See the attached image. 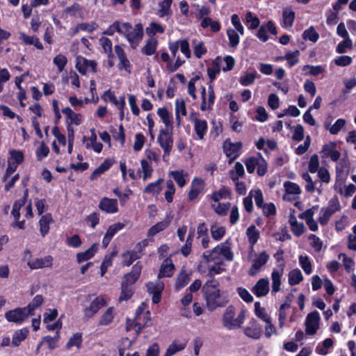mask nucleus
Segmentation results:
<instances>
[{
  "label": "nucleus",
  "instance_id": "obj_61",
  "mask_svg": "<svg viewBox=\"0 0 356 356\" xmlns=\"http://www.w3.org/2000/svg\"><path fill=\"white\" fill-rule=\"evenodd\" d=\"M141 164V170L143 172V180H147V179L152 177V174L153 172V168L151 164L146 160L143 159L140 161Z\"/></svg>",
  "mask_w": 356,
  "mask_h": 356
},
{
  "label": "nucleus",
  "instance_id": "obj_59",
  "mask_svg": "<svg viewBox=\"0 0 356 356\" xmlns=\"http://www.w3.org/2000/svg\"><path fill=\"white\" fill-rule=\"evenodd\" d=\"M53 63L57 67L58 72H61L67 63V58L65 55L59 54L54 58Z\"/></svg>",
  "mask_w": 356,
  "mask_h": 356
},
{
  "label": "nucleus",
  "instance_id": "obj_39",
  "mask_svg": "<svg viewBox=\"0 0 356 356\" xmlns=\"http://www.w3.org/2000/svg\"><path fill=\"white\" fill-rule=\"evenodd\" d=\"M289 224L291 230L293 234L296 236H301L305 231V227L302 222H298L294 216H291L289 218Z\"/></svg>",
  "mask_w": 356,
  "mask_h": 356
},
{
  "label": "nucleus",
  "instance_id": "obj_6",
  "mask_svg": "<svg viewBox=\"0 0 356 356\" xmlns=\"http://www.w3.org/2000/svg\"><path fill=\"white\" fill-rule=\"evenodd\" d=\"M222 261L221 255L219 253L218 248L216 246L211 250L204 252L197 266L200 273H206L208 264L212 262Z\"/></svg>",
  "mask_w": 356,
  "mask_h": 356
},
{
  "label": "nucleus",
  "instance_id": "obj_16",
  "mask_svg": "<svg viewBox=\"0 0 356 356\" xmlns=\"http://www.w3.org/2000/svg\"><path fill=\"white\" fill-rule=\"evenodd\" d=\"M107 302L102 297H97L90 305L84 309V317L86 319L92 318L103 307L106 306Z\"/></svg>",
  "mask_w": 356,
  "mask_h": 356
},
{
  "label": "nucleus",
  "instance_id": "obj_21",
  "mask_svg": "<svg viewBox=\"0 0 356 356\" xmlns=\"http://www.w3.org/2000/svg\"><path fill=\"white\" fill-rule=\"evenodd\" d=\"M99 208L107 213H115L118 211V200L103 197L99 202Z\"/></svg>",
  "mask_w": 356,
  "mask_h": 356
},
{
  "label": "nucleus",
  "instance_id": "obj_41",
  "mask_svg": "<svg viewBox=\"0 0 356 356\" xmlns=\"http://www.w3.org/2000/svg\"><path fill=\"white\" fill-rule=\"evenodd\" d=\"M19 38L27 45H34L38 49H42L43 45L38 38L32 35H27L24 33H19Z\"/></svg>",
  "mask_w": 356,
  "mask_h": 356
},
{
  "label": "nucleus",
  "instance_id": "obj_23",
  "mask_svg": "<svg viewBox=\"0 0 356 356\" xmlns=\"http://www.w3.org/2000/svg\"><path fill=\"white\" fill-rule=\"evenodd\" d=\"M53 258L51 256H47L43 258L33 259L29 261L27 266L31 270H36L42 268H49L52 266Z\"/></svg>",
  "mask_w": 356,
  "mask_h": 356
},
{
  "label": "nucleus",
  "instance_id": "obj_24",
  "mask_svg": "<svg viewBox=\"0 0 356 356\" xmlns=\"http://www.w3.org/2000/svg\"><path fill=\"white\" fill-rule=\"evenodd\" d=\"M124 227V224L122 222H117L113 224L108 227L106 234L104 236L102 240V245L104 248H106L111 242L112 238L116 233L122 230Z\"/></svg>",
  "mask_w": 356,
  "mask_h": 356
},
{
  "label": "nucleus",
  "instance_id": "obj_9",
  "mask_svg": "<svg viewBox=\"0 0 356 356\" xmlns=\"http://www.w3.org/2000/svg\"><path fill=\"white\" fill-rule=\"evenodd\" d=\"M157 140L161 147L163 149L164 154L163 159H165L166 156L170 155L173 145V138L171 132L168 129L161 130Z\"/></svg>",
  "mask_w": 356,
  "mask_h": 356
},
{
  "label": "nucleus",
  "instance_id": "obj_34",
  "mask_svg": "<svg viewBox=\"0 0 356 356\" xmlns=\"http://www.w3.org/2000/svg\"><path fill=\"white\" fill-rule=\"evenodd\" d=\"M140 271L141 266L138 264H135L133 266L132 270L124 276L122 283H126L129 286L133 284L138 279Z\"/></svg>",
  "mask_w": 356,
  "mask_h": 356
},
{
  "label": "nucleus",
  "instance_id": "obj_63",
  "mask_svg": "<svg viewBox=\"0 0 356 356\" xmlns=\"http://www.w3.org/2000/svg\"><path fill=\"white\" fill-rule=\"evenodd\" d=\"M122 23L120 21H115L111 25L108 26L104 32V35H113L115 32H118L121 35Z\"/></svg>",
  "mask_w": 356,
  "mask_h": 356
},
{
  "label": "nucleus",
  "instance_id": "obj_5",
  "mask_svg": "<svg viewBox=\"0 0 356 356\" xmlns=\"http://www.w3.org/2000/svg\"><path fill=\"white\" fill-rule=\"evenodd\" d=\"M341 209L340 202L337 196H334L328 202L326 207L321 209V215L318 218V222L321 225H325L328 223L330 217L337 211Z\"/></svg>",
  "mask_w": 356,
  "mask_h": 356
},
{
  "label": "nucleus",
  "instance_id": "obj_19",
  "mask_svg": "<svg viewBox=\"0 0 356 356\" xmlns=\"http://www.w3.org/2000/svg\"><path fill=\"white\" fill-rule=\"evenodd\" d=\"M115 52L118 56L119 59L118 69L120 70H125L129 74L131 73V63L129 59L127 57V55L122 49V47L120 45H115L114 47Z\"/></svg>",
  "mask_w": 356,
  "mask_h": 356
},
{
  "label": "nucleus",
  "instance_id": "obj_13",
  "mask_svg": "<svg viewBox=\"0 0 356 356\" xmlns=\"http://www.w3.org/2000/svg\"><path fill=\"white\" fill-rule=\"evenodd\" d=\"M96 66V63L94 60H88L82 56H78L76 58V68L82 74L95 72Z\"/></svg>",
  "mask_w": 356,
  "mask_h": 356
},
{
  "label": "nucleus",
  "instance_id": "obj_14",
  "mask_svg": "<svg viewBox=\"0 0 356 356\" xmlns=\"http://www.w3.org/2000/svg\"><path fill=\"white\" fill-rule=\"evenodd\" d=\"M269 254L265 252H261L253 261L250 268L248 270V274L251 276H254L260 270L261 268L266 264L269 260Z\"/></svg>",
  "mask_w": 356,
  "mask_h": 356
},
{
  "label": "nucleus",
  "instance_id": "obj_53",
  "mask_svg": "<svg viewBox=\"0 0 356 356\" xmlns=\"http://www.w3.org/2000/svg\"><path fill=\"white\" fill-rule=\"evenodd\" d=\"M114 309L113 307H109L101 316L99 325H107L110 324L114 318Z\"/></svg>",
  "mask_w": 356,
  "mask_h": 356
},
{
  "label": "nucleus",
  "instance_id": "obj_22",
  "mask_svg": "<svg viewBox=\"0 0 356 356\" xmlns=\"http://www.w3.org/2000/svg\"><path fill=\"white\" fill-rule=\"evenodd\" d=\"M204 182L201 178L195 177L191 184V190L188 193V199L193 201L202 192Z\"/></svg>",
  "mask_w": 356,
  "mask_h": 356
},
{
  "label": "nucleus",
  "instance_id": "obj_50",
  "mask_svg": "<svg viewBox=\"0 0 356 356\" xmlns=\"http://www.w3.org/2000/svg\"><path fill=\"white\" fill-rule=\"evenodd\" d=\"M164 31V27L161 24L156 22H151L145 29V32L149 38L154 37V35L157 33H163Z\"/></svg>",
  "mask_w": 356,
  "mask_h": 356
},
{
  "label": "nucleus",
  "instance_id": "obj_46",
  "mask_svg": "<svg viewBox=\"0 0 356 356\" xmlns=\"http://www.w3.org/2000/svg\"><path fill=\"white\" fill-rule=\"evenodd\" d=\"M223 270V261L212 262L208 264L206 273H207L208 276L213 277L221 273Z\"/></svg>",
  "mask_w": 356,
  "mask_h": 356
},
{
  "label": "nucleus",
  "instance_id": "obj_4",
  "mask_svg": "<svg viewBox=\"0 0 356 356\" xmlns=\"http://www.w3.org/2000/svg\"><path fill=\"white\" fill-rule=\"evenodd\" d=\"M145 303H141L136 312L134 319H127V330H134L136 334H139L148 324L150 321V313L148 311L145 312Z\"/></svg>",
  "mask_w": 356,
  "mask_h": 356
},
{
  "label": "nucleus",
  "instance_id": "obj_25",
  "mask_svg": "<svg viewBox=\"0 0 356 356\" xmlns=\"http://www.w3.org/2000/svg\"><path fill=\"white\" fill-rule=\"evenodd\" d=\"M192 122L193 123L194 131L197 136V138L199 140H203L208 129L207 121L195 117L192 118Z\"/></svg>",
  "mask_w": 356,
  "mask_h": 356
},
{
  "label": "nucleus",
  "instance_id": "obj_58",
  "mask_svg": "<svg viewBox=\"0 0 356 356\" xmlns=\"http://www.w3.org/2000/svg\"><path fill=\"white\" fill-rule=\"evenodd\" d=\"M212 238L216 241L220 240L225 234V228L218 225H213L211 227Z\"/></svg>",
  "mask_w": 356,
  "mask_h": 356
},
{
  "label": "nucleus",
  "instance_id": "obj_10",
  "mask_svg": "<svg viewBox=\"0 0 356 356\" xmlns=\"http://www.w3.org/2000/svg\"><path fill=\"white\" fill-rule=\"evenodd\" d=\"M283 186L285 191V193L283 195L284 200L293 202L299 199L301 189L297 184L286 181L284 182Z\"/></svg>",
  "mask_w": 356,
  "mask_h": 356
},
{
  "label": "nucleus",
  "instance_id": "obj_55",
  "mask_svg": "<svg viewBox=\"0 0 356 356\" xmlns=\"http://www.w3.org/2000/svg\"><path fill=\"white\" fill-rule=\"evenodd\" d=\"M229 196V190L225 187H222L220 188L218 191H213L210 195V197L213 202H218L222 199L226 198Z\"/></svg>",
  "mask_w": 356,
  "mask_h": 356
},
{
  "label": "nucleus",
  "instance_id": "obj_2",
  "mask_svg": "<svg viewBox=\"0 0 356 356\" xmlns=\"http://www.w3.org/2000/svg\"><path fill=\"white\" fill-rule=\"evenodd\" d=\"M246 317V311H237L234 306L229 305L222 316V325L227 330H235L242 327Z\"/></svg>",
  "mask_w": 356,
  "mask_h": 356
},
{
  "label": "nucleus",
  "instance_id": "obj_45",
  "mask_svg": "<svg viewBox=\"0 0 356 356\" xmlns=\"http://www.w3.org/2000/svg\"><path fill=\"white\" fill-rule=\"evenodd\" d=\"M29 334V330L26 327L17 330L13 335L12 345L18 346L23 341Z\"/></svg>",
  "mask_w": 356,
  "mask_h": 356
},
{
  "label": "nucleus",
  "instance_id": "obj_54",
  "mask_svg": "<svg viewBox=\"0 0 356 356\" xmlns=\"http://www.w3.org/2000/svg\"><path fill=\"white\" fill-rule=\"evenodd\" d=\"M82 343V335L79 332L74 334L66 344V348L70 350L75 346L77 349L80 348Z\"/></svg>",
  "mask_w": 356,
  "mask_h": 356
},
{
  "label": "nucleus",
  "instance_id": "obj_8",
  "mask_svg": "<svg viewBox=\"0 0 356 356\" xmlns=\"http://www.w3.org/2000/svg\"><path fill=\"white\" fill-rule=\"evenodd\" d=\"M320 321V314L317 311L309 313L305 320V334L314 335L319 329Z\"/></svg>",
  "mask_w": 356,
  "mask_h": 356
},
{
  "label": "nucleus",
  "instance_id": "obj_15",
  "mask_svg": "<svg viewBox=\"0 0 356 356\" xmlns=\"http://www.w3.org/2000/svg\"><path fill=\"white\" fill-rule=\"evenodd\" d=\"M147 291L152 295V302L154 304L159 302L161 300V293L164 289L163 283L160 280L149 282L147 284Z\"/></svg>",
  "mask_w": 356,
  "mask_h": 356
},
{
  "label": "nucleus",
  "instance_id": "obj_52",
  "mask_svg": "<svg viewBox=\"0 0 356 356\" xmlns=\"http://www.w3.org/2000/svg\"><path fill=\"white\" fill-rule=\"evenodd\" d=\"M303 280L302 274L298 268L291 270L289 273V284L291 286L298 284Z\"/></svg>",
  "mask_w": 356,
  "mask_h": 356
},
{
  "label": "nucleus",
  "instance_id": "obj_64",
  "mask_svg": "<svg viewBox=\"0 0 356 356\" xmlns=\"http://www.w3.org/2000/svg\"><path fill=\"white\" fill-rule=\"evenodd\" d=\"M257 76V73L256 72L247 73L244 76L240 77L239 82L243 86H248L254 83Z\"/></svg>",
  "mask_w": 356,
  "mask_h": 356
},
{
  "label": "nucleus",
  "instance_id": "obj_51",
  "mask_svg": "<svg viewBox=\"0 0 356 356\" xmlns=\"http://www.w3.org/2000/svg\"><path fill=\"white\" fill-rule=\"evenodd\" d=\"M60 338V332L56 331L54 337L46 336L42 338V343H46L48 348L53 350L58 347V341Z\"/></svg>",
  "mask_w": 356,
  "mask_h": 356
},
{
  "label": "nucleus",
  "instance_id": "obj_38",
  "mask_svg": "<svg viewBox=\"0 0 356 356\" xmlns=\"http://www.w3.org/2000/svg\"><path fill=\"white\" fill-rule=\"evenodd\" d=\"M172 0H163L159 3V10L156 15L159 17H164L165 16H170L172 15L171 6Z\"/></svg>",
  "mask_w": 356,
  "mask_h": 356
},
{
  "label": "nucleus",
  "instance_id": "obj_29",
  "mask_svg": "<svg viewBox=\"0 0 356 356\" xmlns=\"http://www.w3.org/2000/svg\"><path fill=\"white\" fill-rule=\"evenodd\" d=\"M241 143H232L229 140H226L224 143L223 147L228 157L233 159L236 158L238 155V152L241 148Z\"/></svg>",
  "mask_w": 356,
  "mask_h": 356
},
{
  "label": "nucleus",
  "instance_id": "obj_31",
  "mask_svg": "<svg viewBox=\"0 0 356 356\" xmlns=\"http://www.w3.org/2000/svg\"><path fill=\"white\" fill-rule=\"evenodd\" d=\"M295 19V12L291 8H284L282 10V22L283 28H291L293 24Z\"/></svg>",
  "mask_w": 356,
  "mask_h": 356
},
{
  "label": "nucleus",
  "instance_id": "obj_57",
  "mask_svg": "<svg viewBox=\"0 0 356 356\" xmlns=\"http://www.w3.org/2000/svg\"><path fill=\"white\" fill-rule=\"evenodd\" d=\"M302 38L305 40H309L312 42H316L319 38V35L316 31L314 26H310L309 29L304 31L302 33Z\"/></svg>",
  "mask_w": 356,
  "mask_h": 356
},
{
  "label": "nucleus",
  "instance_id": "obj_44",
  "mask_svg": "<svg viewBox=\"0 0 356 356\" xmlns=\"http://www.w3.org/2000/svg\"><path fill=\"white\" fill-rule=\"evenodd\" d=\"M333 343L332 339L327 338L323 342L318 343L315 351L319 355H325L329 353V349L333 346Z\"/></svg>",
  "mask_w": 356,
  "mask_h": 356
},
{
  "label": "nucleus",
  "instance_id": "obj_37",
  "mask_svg": "<svg viewBox=\"0 0 356 356\" xmlns=\"http://www.w3.org/2000/svg\"><path fill=\"white\" fill-rule=\"evenodd\" d=\"M63 113L67 117V123L70 124L79 125L81 123V115L74 112L70 107L63 109Z\"/></svg>",
  "mask_w": 356,
  "mask_h": 356
},
{
  "label": "nucleus",
  "instance_id": "obj_3",
  "mask_svg": "<svg viewBox=\"0 0 356 356\" xmlns=\"http://www.w3.org/2000/svg\"><path fill=\"white\" fill-rule=\"evenodd\" d=\"M121 35L127 39L132 49H136L143 40L144 35L143 26L141 23L132 26L129 22H123Z\"/></svg>",
  "mask_w": 356,
  "mask_h": 356
},
{
  "label": "nucleus",
  "instance_id": "obj_26",
  "mask_svg": "<svg viewBox=\"0 0 356 356\" xmlns=\"http://www.w3.org/2000/svg\"><path fill=\"white\" fill-rule=\"evenodd\" d=\"M244 334L252 339H257L260 338L262 333L261 326L256 322L255 320H252L249 323V325L244 327Z\"/></svg>",
  "mask_w": 356,
  "mask_h": 356
},
{
  "label": "nucleus",
  "instance_id": "obj_43",
  "mask_svg": "<svg viewBox=\"0 0 356 356\" xmlns=\"http://www.w3.org/2000/svg\"><path fill=\"white\" fill-rule=\"evenodd\" d=\"M186 346V341H175L167 348L165 356H172L177 353L184 350Z\"/></svg>",
  "mask_w": 356,
  "mask_h": 356
},
{
  "label": "nucleus",
  "instance_id": "obj_11",
  "mask_svg": "<svg viewBox=\"0 0 356 356\" xmlns=\"http://www.w3.org/2000/svg\"><path fill=\"white\" fill-rule=\"evenodd\" d=\"M6 319L8 322L16 324H22L26 318L29 317L26 309L24 307H17L6 312L4 314Z\"/></svg>",
  "mask_w": 356,
  "mask_h": 356
},
{
  "label": "nucleus",
  "instance_id": "obj_32",
  "mask_svg": "<svg viewBox=\"0 0 356 356\" xmlns=\"http://www.w3.org/2000/svg\"><path fill=\"white\" fill-rule=\"evenodd\" d=\"M343 167L341 161L336 165V179L334 185V189L341 194L343 193L342 184L345 179L343 176Z\"/></svg>",
  "mask_w": 356,
  "mask_h": 356
},
{
  "label": "nucleus",
  "instance_id": "obj_56",
  "mask_svg": "<svg viewBox=\"0 0 356 356\" xmlns=\"http://www.w3.org/2000/svg\"><path fill=\"white\" fill-rule=\"evenodd\" d=\"M299 56L300 51L298 50L293 52H287L284 57V59L287 60V66L289 67H292L298 64L299 62Z\"/></svg>",
  "mask_w": 356,
  "mask_h": 356
},
{
  "label": "nucleus",
  "instance_id": "obj_62",
  "mask_svg": "<svg viewBox=\"0 0 356 356\" xmlns=\"http://www.w3.org/2000/svg\"><path fill=\"white\" fill-rule=\"evenodd\" d=\"M163 181L162 179H158L155 182L149 183L144 189V193L158 194L161 191V183Z\"/></svg>",
  "mask_w": 356,
  "mask_h": 356
},
{
  "label": "nucleus",
  "instance_id": "obj_33",
  "mask_svg": "<svg viewBox=\"0 0 356 356\" xmlns=\"http://www.w3.org/2000/svg\"><path fill=\"white\" fill-rule=\"evenodd\" d=\"M220 254L227 261H232L234 258V254L232 252L231 243L228 240L218 244L217 246Z\"/></svg>",
  "mask_w": 356,
  "mask_h": 356
},
{
  "label": "nucleus",
  "instance_id": "obj_12",
  "mask_svg": "<svg viewBox=\"0 0 356 356\" xmlns=\"http://www.w3.org/2000/svg\"><path fill=\"white\" fill-rule=\"evenodd\" d=\"M147 243L145 240L138 243L135 249L136 250L127 251L122 254V263L125 266H130L134 261L140 258L143 248L147 245Z\"/></svg>",
  "mask_w": 356,
  "mask_h": 356
},
{
  "label": "nucleus",
  "instance_id": "obj_49",
  "mask_svg": "<svg viewBox=\"0 0 356 356\" xmlns=\"http://www.w3.org/2000/svg\"><path fill=\"white\" fill-rule=\"evenodd\" d=\"M65 13L74 17L83 18V7L77 3L65 9Z\"/></svg>",
  "mask_w": 356,
  "mask_h": 356
},
{
  "label": "nucleus",
  "instance_id": "obj_36",
  "mask_svg": "<svg viewBox=\"0 0 356 356\" xmlns=\"http://www.w3.org/2000/svg\"><path fill=\"white\" fill-rule=\"evenodd\" d=\"M53 222L52 216L50 213H46L40 218L39 220L40 232L44 237L49 231V225Z\"/></svg>",
  "mask_w": 356,
  "mask_h": 356
},
{
  "label": "nucleus",
  "instance_id": "obj_48",
  "mask_svg": "<svg viewBox=\"0 0 356 356\" xmlns=\"http://www.w3.org/2000/svg\"><path fill=\"white\" fill-rule=\"evenodd\" d=\"M168 175L174 179L179 187L182 188L186 185V179L185 177L187 175L184 174L183 170L170 171L169 172Z\"/></svg>",
  "mask_w": 356,
  "mask_h": 356
},
{
  "label": "nucleus",
  "instance_id": "obj_42",
  "mask_svg": "<svg viewBox=\"0 0 356 356\" xmlns=\"http://www.w3.org/2000/svg\"><path fill=\"white\" fill-rule=\"evenodd\" d=\"M44 300L42 296L37 295L32 301L24 308L26 309L27 314L29 316L34 315L35 310L40 307L43 302Z\"/></svg>",
  "mask_w": 356,
  "mask_h": 356
},
{
  "label": "nucleus",
  "instance_id": "obj_27",
  "mask_svg": "<svg viewBox=\"0 0 356 356\" xmlns=\"http://www.w3.org/2000/svg\"><path fill=\"white\" fill-rule=\"evenodd\" d=\"M246 236L250 245V254H252L254 252V246L260 238V232L256 228L254 225H252L248 227L246 230Z\"/></svg>",
  "mask_w": 356,
  "mask_h": 356
},
{
  "label": "nucleus",
  "instance_id": "obj_40",
  "mask_svg": "<svg viewBox=\"0 0 356 356\" xmlns=\"http://www.w3.org/2000/svg\"><path fill=\"white\" fill-rule=\"evenodd\" d=\"M157 45L158 40L155 37L149 38L141 51L143 54L152 56L156 52Z\"/></svg>",
  "mask_w": 356,
  "mask_h": 356
},
{
  "label": "nucleus",
  "instance_id": "obj_1",
  "mask_svg": "<svg viewBox=\"0 0 356 356\" xmlns=\"http://www.w3.org/2000/svg\"><path fill=\"white\" fill-rule=\"evenodd\" d=\"M202 292L209 311L212 312L218 307H222L228 302L221 296L219 283L216 280L207 281L202 287Z\"/></svg>",
  "mask_w": 356,
  "mask_h": 356
},
{
  "label": "nucleus",
  "instance_id": "obj_20",
  "mask_svg": "<svg viewBox=\"0 0 356 356\" xmlns=\"http://www.w3.org/2000/svg\"><path fill=\"white\" fill-rule=\"evenodd\" d=\"M284 274V265L280 268H274L271 273V294L275 295L280 291V286L282 284V277Z\"/></svg>",
  "mask_w": 356,
  "mask_h": 356
},
{
  "label": "nucleus",
  "instance_id": "obj_28",
  "mask_svg": "<svg viewBox=\"0 0 356 356\" xmlns=\"http://www.w3.org/2000/svg\"><path fill=\"white\" fill-rule=\"evenodd\" d=\"M114 163L115 160L112 159H105L104 161L92 172L90 177V179H97L99 176H101V175L108 170Z\"/></svg>",
  "mask_w": 356,
  "mask_h": 356
},
{
  "label": "nucleus",
  "instance_id": "obj_7",
  "mask_svg": "<svg viewBox=\"0 0 356 356\" xmlns=\"http://www.w3.org/2000/svg\"><path fill=\"white\" fill-rule=\"evenodd\" d=\"M201 99L202 102L200 105V109L202 111H211L213 108L215 103L216 95L214 93L213 84H209L208 91L204 86L201 88Z\"/></svg>",
  "mask_w": 356,
  "mask_h": 356
},
{
  "label": "nucleus",
  "instance_id": "obj_60",
  "mask_svg": "<svg viewBox=\"0 0 356 356\" xmlns=\"http://www.w3.org/2000/svg\"><path fill=\"white\" fill-rule=\"evenodd\" d=\"M299 264L304 272L309 275L312 272V264L307 256H299Z\"/></svg>",
  "mask_w": 356,
  "mask_h": 356
},
{
  "label": "nucleus",
  "instance_id": "obj_35",
  "mask_svg": "<svg viewBox=\"0 0 356 356\" xmlns=\"http://www.w3.org/2000/svg\"><path fill=\"white\" fill-rule=\"evenodd\" d=\"M191 275V272L186 270V268L183 267L177 277L175 284L176 289L179 290L184 287L190 281Z\"/></svg>",
  "mask_w": 356,
  "mask_h": 356
},
{
  "label": "nucleus",
  "instance_id": "obj_30",
  "mask_svg": "<svg viewBox=\"0 0 356 356\" xmlns=\"http://www.w3.org/2000/svg\"><path fill=\"white\" fill-rule=\"evenodd\" d=\"M175 270V265L172 261V259L167 258L165 259L159 270L158 277H171L173 274V271Z\"/></svg>",
  "mask_w": 356,
  "mask_h": 356
},
{
  "label": "nucleus",
  "instance_id": "obj_18",
  "mask_svg": "<svg viewBox=\"0 0 356 356\" xmlns=\"http://www.w3.org/2000/svg\"><path fill=\"white\" fill-rule=\"evenodd\" d=\"M251 291L257 298L267 296L270 291L268 278H260L252 286Z\"/></svg>",
  "mask_w": 356,
  "mask_h": 356
},
{
  "label": "nucleus",
  "instance_id": "obj_17",
  "mask_svg": "<svg viewBox=\"0 0 356 356\" xmlns=\"http://www.w3.org/2000/svg\"><path fill=\"white\" fill-rule=\"evenodd\" d=\"M336 143L330 142L325 144L320 152L323 159L330 158L332 161H337L340 157V152L336 149Z\"/></svg>",
  "mask_w": 356,
  "mask_h": 356
},
{
  "label": "nucleus",
  "instance_id": "obj_47",
  "mask_svg": "<svg viewBox=\"0 0 356 356\" xmlns=\"http://www.w3.org/2000/svg\"><path fill=\"white\" fill-rule=\"evenodd\" d=\"M97 249H98V245L93 244L92 245H91V247L90 248H88L85 252L78 253L76 254L77 261L79 263H81L84 261L90 259L91 257H92L94 256V254L97 252Z\"/></svg>",
  "mask_w": 356,
  "mask_h": 356
}]
</instances>
